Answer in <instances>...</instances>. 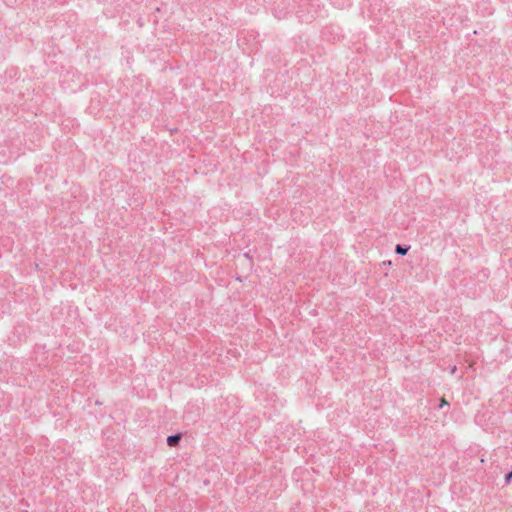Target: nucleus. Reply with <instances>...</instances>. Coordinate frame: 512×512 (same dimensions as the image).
I'll list each match as a JSON object with an SVG mask.
<instances>
[{
    "label": "nucleus",
    "mask_w": 512,
    "mask_h": 512,
    "mask_svg": "<svg viewBox=\"0 0 512 512\" xmlns=\"http://www.w3.org/2000/svg\"><path fill=\"white\" fill-rule=\"evenodd\" d=\"M182 437H183V434L180 432L169 435L166 439L167 445L171 448L178 447L180 445V441H181Z\"/></svg>",
    "instance_id": "obj_1"
},
{
    "label": "nucleus",
    "mask_w": 512,
    "mask_h": 512,
    "mask_svg": "<svg viewBox=\"0 0 512 512\" xmlns=\"http://www.w3.org/2000/svg\"><path fill=\"white\" fill-rule=\"evenodd\" d=\"M410 250V246L406 244H397L395 246V253L400 256H405Z\"/></svg>",
    "instance_id": "obj_2"
},
{
    "label": "nucleus",
    "mask_w": 512,
    "mask_h": 512,
    "mask_svg": "<svg viewBox=\"0 0 512 512\" xmlns=\"http://www.w3.org/2000/svg\"><path fill=\"white\" fill-rule=\"evenodd\" d=\"M511 480H512V469L509 472H507L504 476L505 485H508L511 482Z\"/></svg>",
    "instance_id": "obj_3"
},
{
    "label": "nucleus",
    "mask_w": 512,
    "mask_h": 512,
    "mask_svg": "<svg viewBox=\"0 0 512 512\" xmlns=\"http://www.w3.org/2000/svg\"><path fill=\"white\" fill-rule=\"evenodd\" d=\"M444 406H448L449 407V403L445 400V398H442L441 401H440V404H439V408H443Z\"/></svg>",
    "instance_id": "obj_4"
},
{
    "label": "nucleus",
    "mask_w": 512,
    "mask_h": 512,
    "mask_svg": "<svg viewBox=\"0 0 512 512\" xmlns=\"http://www.w3.org/2000/svg\"><path fill=\"white\" fill-rule=\"evenodd\" d=\"M383 265L391 266V265H392V261H390V260H388V261H384V262H383Z\"/></svg>",
    "instance_id": "obj_5"
},
{
    "label": "nucleus",
    "mask_w": 512,
    "mask_h": 512,
    "mask_svg": "<svg viewBox=\"0 0 512 512\" xmlns=\"http://www.w3.org/2000/svg\"><path fill=\"white\" fill-rule=\"evenodd\" d=\"M244 256H245L246 258H248V259L252 262V258L249 256V254H248V253H245V254H244Z\"/></svg>",
    "instance_id": "obj_6"
}]
</instances>
